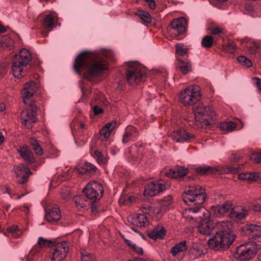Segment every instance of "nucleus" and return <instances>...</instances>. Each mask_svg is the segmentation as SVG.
<instances>
[{
  "label": "nucleus",
  "instance_id": "f257e3e1",
  "mask_svg": "<svg viewBox=\"0 0 261 261\" xmlns=\"http://www.w3.org/2000/svg\"><path fill=\"white\" fill-rule=\"evenodd\" d=\"M205 190L200 186H190L189 189L186 190L182 196L183 201L188 205H198L199 206L190 207L188 209L190 213L197 214L200 222L196 228L197 231L203 235H210L215 227V224L211 220L210 212L201 205L206 198Z\"/></svg>",
  "mask_w": 261,
  "mask_h": 261
},
{
  "label": "nucleus",
  "instance_id": "f03ea898",
  "mask_svg": "<svg viewBox=\"0 0 261 261\" xmlns=\"http://www.w3.org/2000/svg\"><path fill=\"white\" fill-rule=\"evenodd\" d=\"M217 226L220 230L208 240L210 247L217 249H225L229 247L234 241L236 235L231 231L232 224L230 221H222L217 223Z\"/></svg>",
  "mask_w": 261,
  "mask_h": 261
},
{
  "label": "nucleus",
  "instance_id": "7ed1b4c3",
  "mask_svg": "<svg viewBox=\"0 0 261 261\" xmlns=\"http://www.w3.org/2000/svg\"><path fill=\"white\" fill-rule=\"evenodd\" d=\"M88 55V51H83L80 54L74 61L73 68L77 74H80V68L86 69L87 73L85 77L90 80L91 76H96L101 74L107 69V67L101 61L98 60L94 61L88 65L87 63Z\"/></svg>",
  "mask_w": 261,
  "mask_h": 261
},
{
  "label": "nucleus",
  "instance_id": "20e7f679",
  "mask_svg": "<svg viewBox=\"0 0 261 261\" xmlns=\"http://www.w3.org/2000/svg\"><path fill=\"white\" fill-rule=\"evenodd\" d=\"M31 53L26 49H21L19 53L15 55L12 59V72L16 77L20 78L23 75V67L31 61Z\"/></svg>",
  "mask_w": 261,
  "mask_h": 261
},
{
  "label": "nucleus",
  "instance_id": "39448f33",
  "mask_svg": "<svg viewBox=\"0 0 261 261\" xmlns=\"http://www.w3.org/2000/svg\"><path fill=\"white\" fill-rule=\"evenodd\" d=\"M195 124L197 126L203 127L212 123L216 113L210 107L198 106L193 109Z\"/></svg>",
  "mask_w": 261,
  "mask_h": 261
},
{
  "label": "nucleus",
  "instance_id": "423d86ee",
  "mask_svg": "<svg viewBox=\"0 0 261 261\" xmlns=\"http://www.w3.org/2000/svg\"><path fill=\"white\" fill-rule=\"evenodd\" d=\"M201 97L200 87L197 85L190 86L180 92L179 100L185 105L192 106L199 101Z\"/></svg>",
  "mask_w": 261,
  "mask_h": 261
},
{
  "label": "nucleus",
  "instance_id": "0eeeda50",
  "mask_svg": "<svg viewBox=\"0 0 261 261\" xmlns=\"http://www.w3.org/2000/svg\"><path fill=\"white\" fill-rule=\"evenodd\" d=\"M260 245L253 241L241 244L236 248V257L241 260L250 259L255 255Z\"/></svg>",
  "mask_w": 261,
  "mask_h": 261
},
{
  "label": "nucleus",
  "instance_id": "6e6552de",
  "mask_svg": "<svg viewBox=\"0 0 261 261\" xmlns=\"http://www.w3.org/2000/svg\"><path fill=\"white\" fill-rule=\"evenodd\" d=\"M146 77L145 73L141 70L140 67L136 63H130L126 70V79L130 85H137L144 81Z\"/></svg>",
  "mask_w": 261,
  "mask_h": 261
},
{
  "label": "nucleus",
  "instance_id": "1a4fd4ad",
  "mask_svg": "<svg viewBox=\"0 0 261 261\" xmlns=\"http://www.w3.org/2000/svg\"><path fill=\"white\" fill-rule=\"evenodd\" d=\"M83 192L87 198L95 202L102 196L103 188L101 184L92 181L86 186Z\"/></svg>",
  "mask_w": 261,
  "mask_h": 261
},
{
  "label": "nucleus",
  "instance_id": "9d476101",
  "mask_svg": "<svg viewBox=\"0 0 261 261\" xmlns=\"http://www.w3.org/2000/svg\"><path fill=\"white\" fill-rule=\"evenodd\" d=\"M170 184L165 181L159 179L148 183L144 190V195L148 196H154L165 191Z\"/></svg>",
  "mask_w": 261,
  "mask_h": 261
},
{
  "label": "nucleus",
  "instance_id": "9b49d317",
  "mask_svg": "<svg viewBox=\"0 0 261 261\" xmlns=\"http://www.w3.org/2000/svg\"><path fill=\"white\" fill-rule=\"evenodd\" d=\"M69 251L68 242L62 241L54 244L50 248L51 261H63Z\"/></svg>",
  "mask_w": 261,
  "mask_h": 261
},
{
  "label": "nucleus",
  "instance_id": "f8f14e48",
  "mask_svg": "<svg viewBox=\"0 0 261 261\" xmlns=\"http://www.w3.org/2000/svg\"><path fill=\"white\" fill-rule=\"evenodd\" d=\"M30 108L25 109L20 115V120L22 125L27 128H31V124L37 120L36 113L37 107L34 105H28Z\"/></svg>",
  "mask_w": 261,
  "mask_h": 261
},
{
  "label": "nucleus",
  "instance_id": "ddd939ff",
  "mask_svg": "<svg viewBox=\"0 0 261 261\" xmlns=\"http://www.w3.org/2000/svg\"><path fill=\"white\" fill-rule=\"evenodd\" d=\"M37 88V84L34 81H30L24 85L21 93L24 104L26 105L35 104L34 101L32 99V97L36 92Z\"/></svg>",
  "mask_w": 261,
  "mask_h": 261
},
{
  "label": "nucleus",
  "instance_id": "4468645a",
  "mask_svg": "<svg viewBox=\"0 0 261 261\" xmlns=\"http://www.w3.org/2000/svg\"><path fill=\"white\" fill-rule=\"evenodd\" d=\"M242 229L244 234L249 240H256L261 237V225L246 224Z\"/></svg>",
  "mask_w": 261,
  "mask_h": 261
},
{
  "label": "nucleus",
  "instance_id": "2eb2a0df",
  "mask_svg": "<svg viewBox=\"0 0 261 261\" xmlns=\"http://www.w3.org/2000/svg\"><path fill=\"white\" fill-rule=\"evenodd\" d=\"M75 170L80 174L91 176L95 174L97 168L93 164L85 162L83 164L78 165Z\"/></svg>",
  "mask_w": 261,
  "mask_h": 261
},
{
  "label": "nucleus",
  "instance_id": "dca6fc26",
  "mask_svg": "<svg viewBox=\"0 0 261 261\" xmlns=\"http://www.w3.org/2000/svg\"><path fill=\"white\" fill-rule=\"evenodd\" d=\"M17 151L21 158L27 163L32 164L35 162L36 159L33 151L27 145H23L20 146L17 149Z\"/></svg>",
  "mask_w": 261,
  "mask_h": 261
},
{
  "label": "nucleus",
  "instance_id": "f3484780",
  "mask_svg": "<svg viewBox=\"0 0 261 261\" xmlns=\"http://www.w3.org/2000/svg\"><path fill=\"white\" fill-rule=\"evenodd\" d=\"M45 211V217L47 221L56 222L60 219L61 212L57 205H48Z\"/></svg>",
  "mask_w": 261,
  "mask_h": 261
},
{
  "label": "nucleus",
  "instance_id": "a211bd4d",
  "mask_svg": "<svg viewBox=\"0 0 261 261\" xmlns=\"http://www.w3.org/2000/svg\"><path fill=\"white\" fill-rule=\"evenodd\" d=\"M185 18L181 17L174 19L170 23L169 31L175 35H179L185 32Z\"/></svg>",
  "mask_w": 261,
  "mask_h": 261
},
{
  "label": "nucleus",
  "instance_id": "6ab92c4d",
  "mask_svg": "<svg viewBox=\"0 0 261 261\" xmlns=\"http://www.w3.org/2000/svg\"><path fill=\"white\" fill-rule=\"evenodd\" d=\"M128 221L133 225L139 227H144L148 223L146 216L143 214H137L130 216L128 218Z\"/></svg>",
  "mask_w": 261,
  "mask_h": 261
},
{
  "label": "nucleus",
  "instance_id": "aec40b11",
  "mask_svg": "<svg viewBox=\"0 0 261 261\" xmlns=\"http://www.w3.org/2000/svg\"><path fill=\"white\" fill-rule=\"evenodd\" d=\"M188 173L187 169L182 166H177L173 169L165 171L164 174L168 177L176 178L182 177Z\"/></svg>",
  "mask_w": 261,
  "mask_h": 261
},
{
  "label": "nucleus",
  "instance_id": "412c9836",
  "mask_svg": "<svg viewBox=\"0 0 261 261\" xmlns=\"http://www.w3.org/2000/svg\"><path fill=\"white\" fill-rule=\"evenodd\" d=\"M232 206L230 201H227L221 205L212 207V211L216 217H219L227 213Z\"/></svg>",
  "mask_w": 261,
  "mask_h": 261
},
{
  "label": "nucleus",
  "instance_id": "4be33fe9",
  "mask_svg": "<svg viewBox=\"0 0 261 261\" xmlns=\"http://www.w3.org/2000/svg\"><path fill=\"white\" fill-rule=\"evenodd\" d=\"M138 136V132L137 129L132 125L128 126L123 136L122 143L126 144L133 139L136 138Z\"/></svg>",
  "mask_w": 261,
  "mask_h": 261
},
{
  "label": "nucleus",
  "instance_id": "5701e85b",
  "mask_svg": "<svg viewBox=\"0 0 261 261\" xmlns=\"http://www.w3.org/2000/svg\"><path fill=\"white\" fill-rule=\"evenodd\" d=\"M248 215V211L241 206H236L232 208L230 213V217L234 219L241 220Z\"/></svg>",
  "mask_w": 261,
  "mask_h": 261
},
{
  "label": "nucleus",
  "instance_id": "b1692460",
  "mask_svg": "<svg viewBox=\"0 0 261 261\" xmlns=\"http://www.w3.org/2000/svg\"><path fill=\"white\" fill-rule=\"evenodd\" d=\"M166 230L163 226H156L148 233L150 239L156 240L157 239H163L166 235Z\"/></svg>",
  "mask_w": 261,
  "mask_h": 261
},
{
  "label": "nucleus",
  "instance_id": "393cba45",
  "mask_svg": "<svg viewBox=\"0 0 261 261\" xmlns=\"http://www.w3.org/2000/svg\"><path fill=\"white\" fill-rule=\"evenodd\" d=\"M116 122L106 123L101 129L100 135L101 140H107L116 126Z\"/></svg>",
  "mask_w": 261,
  "mask_h": 261
},
{
  "label": "nucleus",
  "instance_id": "a878e982",
  "mask_svg": "<svg viewBox=\"0 0 261 261\" xmlns=\"http://www.w3.org/2000/svg\"><path fill=\"white\" fill-rule=\"evenodd\" d=\"M179 142H191L195 138V136L184 129H179Z\"/></svg>",
  "mask_w": 261,
  "mask_h": 261
},
{
  "label": "nucleus",
  "instance_id": "bb28decb",
  "mask_svg": "<svg viewBox=\"0 0 261 261\" xmlns=\"http://www.w3.org/2000/svg\"><path fill=\"white\" fill-rule=\"evenodd\" d=\"M14 41L8 35L0 36V48L11 49L13 47Z\"/></svg>",
  "mask_w": 261,
  "mask_h": 261
},
{
  "label": "nucleus",
  "instance_id": "cd10ccee",
  "mask_svg": "<svg viewBox=\"0 0 261 261\" xmlns=\"http://www.w3.org/2000/svg\"><path fill=\"white\" fill-rule=\"evenodd\" d=\"M14 170L17 176L22 175L23 173H25V175H30L32 174L30 168L28 167L27 165L25 164H21L14 166Z\"/></svg>",
  "mask_w": 261,
  "mask_h": 261
},
{
  "label": "nucleus",
  "instance_id": "c85d7f7f",
  "mask_svg": "<svg viewBox=\"0 0 261 261\" xmlns=\"http://www.w3.org/2000/svg\"><path fill=\"white\" fill-rule=\"evenodd\" d=\"M177 66L181 72L185 75L187 74L189 71L191 69V65L188 61H182L181 59L177 58Z\"/></svg>",
  "mask_w": 261,
  "mask_h": 261
},
{
  "label": "nucleus",
  "instance_id": "c756f323",
  "mask_svg": "<svg viewBox=\"0 0 261 261\" xmlns=\"http://www.w3.org/2000/svg\"><path fill=\"white\" fill-rule=\"evenodd\" d=\"M188 249L186 241H184L177 244L171 249V252L173 256H175L177 253L183 252Z\"/></svg>",
  "mask_w": 261,
  "mask_h": 261
},
{
  "label": "nucleus",
  "instance_id": "7c9ffc66",
  "mask_svg": "<svg viewBox=\"0 0 261 261\" xmlns=\"http://www.w3.org/2000/svg\"><path fill=\"white\" fill-rule=\"evenodd\" d=\"M56 15L53 14L46 15L43 20V25L45 28L52 29L55 27V19Z\"/></svg>",
  "mask_w": 261,
  "mask_h": 261
},
{
  "label": "nucleus",
  "instance_id": "2f4dec72",
  "mask_svg": "<svg viewBox=\"0 0 261 261\" xmlns=\"http://www.w3.org/2000/svg\"><path fill=\"white\" fill-rule=\"evenodd\" d=\"M196 171L201 175H206L209 173H214L217 171V170L214 167L204 165L196 168Z\"/></svg>",
  "mask_w": 261,
  "mask_h": 261
},
{
  "label": "nucleus",
  "instance_id": "473e14b6",
  "mask_svg": "<svg viewBox=\"0 0 261 261\" xmlns=\"http://www.w3.org/2000/svg\"><path fill=\"white\" fill-rule=\"evenodd\" d=\"M30 144L37 155L40 156L43 154V150L39 142L34 138L30 139Z\"/></svg>",
  "mask_w": 261,
  "mask_h": 261
},
{
  "label": "nucleus",
  "instance_id": "72a5a7b5",
  "mask_svg": "<svg viewBox=\"0 0 261 261\" xmlns=\"http://www.w3.org/2000/svg\"><path fill=\"white\" fill-rule=\"evenodd\" d=\"M172 203V197L171 195H168L164 197L159 203L160 212L166 211L167 207L171 205Z\"/></svg>",
  "mask_w": 261,
  "mask_h": 261
},
{
  "label": "nucleus",
  "instance_id": "f704fd0d",
  "mask_svg": "<svg viewBox=\"0 0 261 261\" xmlns=\"http://www.w3.org/2000/svg\"><path fill=\"white\" fill-rule=\"evenodd\" d=\"M141 211L143 214H158L160 213V210L158 208H154L148 204L144 205L141 207Z\"/></svg>",
  "mask_w": 261,
  "mask_h": 261
},
{
  "label": "nucleus",
  "instance_id": "c9c22d12",
  "mask_svg": "<svg viewBox=\"0 0 261 261\" xmlns=\"http://www.w3.org/2000/svg\"><path fill=\"white\" fill-rule=\"evenodd\" d=\"M220 127L223 131L230 132L236 129V124L231 121L223 122L220 124Z\"/></svg>",
  "mask_w": 261,
  "mask_h": 261
},
{
  "label": "nucleus",
  "instance_id": "e433bc0d",
  "mask_svg": "<svg viewBox=\"0 0 261 261\" xmlns=\"http://www.w3.org/2000/svg\"><path fill=\"white\" fill-rule=\"evenodd\" d=\"M73 201L75 203L76 206L79 208L87 207V201L85 200L83 196H77L73 198Z\"/></svg>",
  "mask_w": 261,
  "mask_h": 261
},
{
  "label": "nucleus",
  "instance_id": "4c0bfd02",
  "mask_svg": "<svg viewBox=\"0 0 261 261\" xmlns=\"http://www.w3.org/2000/svg\"><path fill=\"white\" fill-rule=\"evenodd\" d=\"M140 19L145 23H150L151 22V17L149 13L143 11L139 10L136 13Z\"/></svg>",
  "mask_w": 261,
  "mask_h": 261
},
{
  "label": "nucleus",
  "instance_id": "58836bf2",
  "mask_svg": "<svg viewBox=\"0 0 261 261\" xmlns=\"http://www.w3.org/2000/svg\"><path fill=\"white\" fill-rule=\"evenodd\" d=\"M214 43L213 38L211 36H204L201 40V45L207 48H211Z\"/></svg>",
  "mask_w": 261,
  "mask_h": 261
},
{
  "label": "nucleus",
  "instance_id": "ea45409f",
  "mask_svg": "<svg viewBox=\"0 0 261 261\" xmlns=\"http://www.w3.org/2000/svg\"><path fill=\"white\" fill-rule=\"evenodd\" d=\"M94 155L96 157V161L99 164L104 165L108 161L106 156L98 150L94 151Z\"/></svg>",
  "mask_w": 261,
  "mask_h": 261
},
{
  "label": "nucleus",
  "instance_id": "a19ab883",
  "mask_svg": "<svg viewBox=\"0 0 261 261\" xmlns=\"http://www.w3.org/2000/svg\"><path fill=\"white\" fill-rule=\"evenodd\" d=\"M38 245L40 247H51L53 246L51 244H53V242L50 240L45 239L43 237H39L38 240L37 242Z\"/></svg>",
  "mask_w": 261,
  "mask_h": 261
},
{
  "label": "nucleus",
  "instance_id": "79ce46f5",
  "mask_svg": "<svg viewBox=\"0 0 261 261\" xmlns=\"http://www.w3.org/2000/svg\"><path fill=\"white\" fill-rule=\"evenodd\" d=\"M176 53L178 56H183L187 53V48L182 44H177L175 46Z\"/></svg>",
  "mask_w": 261,
  "mask_h": 261
},
{
  "label": "nucleus",
  "instance_id": "37998d69",
  "mask_svg": "<svg viewBox=\"0 0 261 261\" xmlns=\"http://www.w3.org/2000/svg\"><path fill=\"white\" fill-rule=\"evenodd\" d=\"M237 60L242 65L245 66L247 67H250L252 65V63L251 60L245 56H239L237 58Z\"/></svg>",
  "mask_w": 261,
  "mask_h": 261
},
{
  "label": "nucleus",
  "instance_id": "c03bdc74",
  "mask_svg": "<svg viewBox=\"0 0 261 261\" xmlns=\"http://www.w3.org/2000/svg\"><path fill=\"white\" fill-rule=\"evenodd\" d=\"M81 260L82 261H95V258L93 254L86 251H82L81 252Z\"/></svg>",
  "mask_w": 261,
  "mask_h": 261
},
{
  "label": "nucleus",
  "instance_id": "a18cd8bd",
  "mask_svg": "<svg viewBox=\"0 0 261 261\" xmlns=\"http://www.w3.org/2000/svg\"><path fill=\"white\" fill-rule=\"evenodd\" d=\"M133 197L127 195L122 196L119 199V203L120 205H125L132 202Z\"/></svg>",
  "mask_w": 261,
  "mask_h": 261
},
{
  "label": "nucleus",
  "instance_id": "49530a36",
  "mask_svg": "<svg viewBox=\"0 0 261 261\" xmlns=\"http://www.w3.org/2000/svg\"><path fill=\"white\" fill-rule=\"evenodd\" d=\"M236 48L237 47L235 44L232 43H228L223 46L224 51L229 54L234 53Z\"/></svg>",
  "mask_w": 261,
  "mask_h": 261
},
{
  "label": "nucleus",
  "instance_id": "de8ad7c7",
  "mask_svg": "<svg viewBox=\"0 0 261 261\" xmlns=\"http://www.w3.org/2000/svg\"><path fill=\"white\" fill-rule=\"evenodd\" d=\"M61 196L63 200L67 201L71 198L70 191L68 189H62L61 191Z\"/></svg>",
  "mask_w": 261,
  "mask_h": 261
},
{
  "label": "nucleus",
  "instance_id": "09e8293b",
  "mask_svg": "<svg viewBox=\"0 0 261 261\" xmlns=\"http://www.w3.org/2000/svg\"><path fill=\"white\" fill-rule=\"evenodd\" d=\"M244 167L243 165H240L236 166H228L226 167L227 171L232 173H236L242 170Z\"/></svg>",
  "mask_w": 261,
  "mask_h": 261
},
{
  "label": "nucleus",
  "instance_id": "8fccbe9b",
  "mask_svg": "<svg viewBox=\"0 0 261 261\" xmlns=\"http://www.w3.org/2000/svg\"><path fill=\"white\" fill-rule=\"evenodd\" d=\"M190 252L191 254H195L194 257H198L200 256L201 251H200L199 248L198 246L195 245L190 249Z\"/></svg>",
  "mask_w": 261,
  "mask_h": 261
},
{
  "label": "nucleus",
  "instance_id": "3c124183",
  "mask_svg": "<svg viewBox=\"0 0 261 261\" xmlns=\"http://www.w3.org/2000/svg\"><path fill=\"white\" fill-rule=\"evenodd\" d=\"M250 173H241L238 175V178L242 180H250Z\"/></svg>",
  "mask_w": 261,
  "mask_h": 261
},
{
  "label": "nucleus",
  "instance_id": "603ef678",
  "mask_svg": "<svg viewBox=\"0 0 261 261\" xmlns=\"http://www.w3.org/2000/svg\"><path fill=\"white\" fill-rule=\"evenodd\" d=\"M251 181H257L261 179V172H250Z\"/></svg>",
  "mask_w": 261,
  "mask_h": 261
},
{
  "label": "nucleus",
  "instance_id": "864d4df0",
  "mask_svg": "<svg viewBox=\"0 0 261 261\" xmlns=\"http://www.w3.org/2000/svg\"><path fill=\"white\" fill-rule=\"evenodd\" d=\"M223 33V30L219 27H215L211 30L212 35H216Z\"/></svg>",
  "mask_w": 261,
  "mask_h": 261
},
{
  "label": "nucleus",
  "instance_id": "5fc2aeb1",
  "mask_svg": "<svg viewBox=\"0 0 261 261\" xmlns=\"http://www.w3.org/2000/svg\"><path fill=\"white\" fill-rule=\"evenodd\" d=\"M171 139L175 141L176 142H179L178 137H179V129H177L173 132L170 136Z\"/></svg>",
  "mask_w": 261,
  "mask_h": 261
},
{
  "label": "nucleus",
  "instance_id": "6e6d98bb",
  "mask_svg": "<svg viewBox=\"0 0 261 261\" xmlns=\"http://www.w3.org/2000/svg\"><path fill=\"white\" fill-rule=\"evenodd\" d=\"M255 82V84L259 92L261 91V79L258 77H253L252 79Z\"/></svg>",
  "mask_w": 261,
  "mask_h": 261
},
{
  "label": "nucleus",
  "instance_id": "4d7b16f0",
  "mask_svg": "<svg viewBox=\"0 0 261 261\" xmlns=\"http://www.w3.org/2000/svg\"><path fill=\"white\" fill-rule=\"evenodd\" d=\"M8 230L13 233V236L15 238H17V236H16L17 231V226H12L11 227H9L8 228Z\"/></svg>",
  "mask_w": 261,
  "mask_h": 261
},
{
  "label": "nucleus",
  "instance_id": "13d9d810",
  "mask_svg": "<svg viewBox=\"0 0 261 261\" xmlns=\"http://www.w3.org/2000/svg\"><path fill=\"white\" fill-rule=\"evenodd\" d=\"M240 158L241 155L238 153H231L230 157V160L234 162H238Z\"/></svg>",
  "mask_w": 261,
  "mask_h": 261
},
{
  "label": "nucleus",
  "instance_id": "bf43d9fd",
  "mask_svg": "<svg viewBox=\"0 0 261 261\" xmlns=\"http://www.w3.org/2000/svg\"><path fill=\"white\" fill-rule=\"evenodd\" d=\"M93 110L95 115L100 114L103 112L102 109L97 106H95L93 107Z\"/></svg>",
  "mask_w": 261,
  "mask_h": 261
},
{
  "label": "nucleus",
  "instance_id": "052dcab7",
  "mask_svg": "<svg viewBox=\"0 0 261 261\" xmlns=\"http://www.w3.org/2000/svg\"><path fill=\"white\" fill-rule=\"evenodd\" d=\"M252 209L255 212L261 211V204L254 203L252 205Z\"/></svg>",
  "mask_w": 261,
  "mask_h": 261
},
{
  "label": "nucleus",
  "instance_id": "680f3d73",
  "mask_svg": "<svg viewBox=\"0 0 261 261\" xmlns=\"http://www.w3.org/2000/svg\"><path fill=\"white\" fill-rule=\"evenodd\" d=\"M28 178V175H23L21 179L18 180L17 182L20 184H23L27 181Z\"/></svg>",
  "mask_w": 261,
  "mask_h": 261
},
{
  "label": "nucleus",
  "instance_id": "e2e57ef3",
  "mask_svg": "<svg viewBox=\"0 0 261 261\" xmlns=\"http://www.w3.org/2000/svg\"><path fill=\"white\" fill-rule=\"evenodd\" d=\"M254 161L256 163L261 162V152L255 155L253 158Z\"/></svg>",
  "mask_w": 261,
  "mask_h": 261
},
{
  "label": "nucleus",
  "instance_id": "0e129e2a",
  "mask_svg": "<svg viewBox=\"0 0 261 261\" xmlns=\"http://www.w3.org/2000/svg\"><path fill=\"white\" fill-rule=\"evenodd\" d=\"M133 249L134 250H135L136 252H137V253H138L139 254H143V251L141 247H138L136 245V247H134L133 248Z\"/></svg>",
  "mask_w": 261,
  "mask_h": 261
},
{
  "label": "nucleus",
  "instance_id": "69168bd1",
  "mask_svg": "<svg viewBox=\"0 0 261 261\" xmlns=\"http://www.w3.org/2000/svg\"><path fill=\"white\" fill-rule=\"evenodd\" d=\"M124 241L126 243V244L128 246H129L130 247H131L132 249L134 248V247H136V244H134L132 241L128 240H127V239H124Z\"/></svg>",
  "mask_w": 261,
  "mask_h": 261
},
{
  "label": "nucleus",
  "instance_id": "338daca9",
  "mask_svg": "<svg viewBox=\"0 0 261 261\" xmlns=\"http://www.w3.org/2000/svg\"><path fill=\"white\" fill-rule=\"evenodd\" d=\"M91 213L94 215H95L97 213V210L96 208V206L94 205V204L92 202L91 205Z\"/></svg>",
  "mask_w": 261,
  "mask_h": 261
},
{
  "label": "nucleus",
  "instance_id": "774afa93",
  "mask_svg": "<svg viewBox=\"0 0 261 261\" xmlns=\"http://www.w3.org/2000/svg\"><path fill=\"white\" fill-rule=\"evenodd\" d=\"M22 211L28 214L29 212V207L27 205H24Z\"/></svg>",
  "mask_w": 261,
  "mask_h": 261
}]
</instances>
